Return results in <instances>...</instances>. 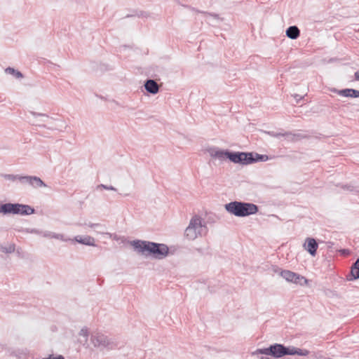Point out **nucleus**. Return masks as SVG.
I'll list each match as a JSON object with an SVG mask.
<instances>
[{
  "label": "nucleus",
  "mask_w": 359,
  "mask_h": 359,
  "mask_svg": "<svg viewBox=\"0 0 359 359\" xmlns=\"http://www.w3.org/2000/svg\"><path fill=\"white\" fill-rule=\"evenodd\" d=\"M43 359H65V358L62 355H58L57 356H53V355H50L48 358H43Z\"/></svg>",
  "instance_id": "nucleus-28"
},
{
  "label": "nucleus",
  "mask_w": 359,
  "mask_h": 359,
  "mask_svg": "<svg viewBox=\"0 0 359 359\" xmlns=\"http://www.w3.org/2000/svg\"><path fill=\"white\" fill-rule=\"evenodd\" d=\"M79 334L81 336H83L85 337H88V331L87 328H82L79 332Z\"/></svg>",
  "instance_id": "nucleus-26"
},
{
  "label": "nucleus",
  "mask_w": 359,
  "mask_h": 359,
  "mask_svg": "<svg viewBox=\"0 0 359 359\" xmlns=\"http://www.w3.org/2000/svg\"><path fill=\"white\" fill-rule=\"evenodd\" d=\"M271 355L276 358H282L285 355H298L306 356L309 354V351L301 349L294 346H285L281 344H273L267 348H258L252 353V355Z\"/></svg>",
  "instance_id": "nucleus-1"
},
{
  "label": "nucleus",
  "mask_w": 359,
  "mask_h": 359,
  "mask_svg": "<svg viewBox=\"0 0 359 359\" xmlns=\"http://www.w3.org/2000/svg\"><path fill=\"white\" fill-rule=\"evenodd\" d=\"M318 245L316 241L313 238H307L304 244V248L312 256H315Z\"/></svg>",
  "instance_id": "nucleus-11"
},
{
  "label": "nucleus",
  "mask_w": 359,
  "mask_h": 359,
  "mask_svg": "<svg viewBox=\"0 0 359 359\" xmlns=\"http://www.w3.org/2000/svg\"><path fill=\"white\" fill-rule=\"evenodd\" d=\"M15 356H18V354L15 353V352L13 353Z\"/></svg>",
  "instance_id": "nucleus-35"
},
{
  "label": "nucleus",
  "mask_w": 359,
  "mask_h": 359,
  "mask_svg": "<svg viewBox=\"0 0 359 359\" xmlns=\"http://www.w3.org/2000/svg\"><path fill=\"white\" fill-rule=\"evenodd\" d=\"M280 275L287 282L299 284L301 285H306L308 282L305 277L289 270H281Z\"/></svg>",
  "instance_id": "nucleus-7"
},
{
  "label": "nucleus",
  "mask_w": 359,
  "mask_h": 359,
  "mask_svg": "<svg viewBox=\"0 0 359 359\" xmlns=\"http://www.w3.org/2000/svg\"><path fill=\"white\" fill-rule=\"evenodd\" d=\"M145 90L151 94H156L159 91V86L157 82L153 79H148L144 83Z\"/></svg>",
  "instance_id": "nucleus-13"
},
{
  "label": "nucleus",
  "mask_w": 359,
  "mask_h": 359,
  "mask_svg": "<svg viewBox=\"0 0 359 359\" xmlns=\"http://www.w3.org/2000/svg\"><path fill=\"white\" fill-rule=\"evenodd\" d=\"M10 214L29 215L34 214V209L29 205L10 203Z\"/></svg>",
  "instance_id": "nucleus-8"
},
{
  "label": "nucleus",
  "mask_w": 359,
  "mask_h": 359,
  "mask_svg": "<svg viewBox=\"0 0 359 359\" xmlns=\"http://www.w3.org/2000/svg\"><path fill=\"white\" fill-rule=\"evenodd\" d=\"M298 96H299V95H295L294 97H295V98H297V97H298Z\"/></svg>",
  "instance_id": "nucleus-36"
},
{
  "label": "nucleus",
  "mask_w": 359,
  "mask_h": 359,
  "mask_svg": "<svg viewBox=\"0 0 359 359\" xmlns=\"http://www.w3.org/2000/svg\"><path fill=\"white\" fill-rule=\"evenodd\" d=\"M10 203L0 204V213L10 215Z\"/></svg>",
  "instance_id": "nucleus-21"
},
{
  "label": "nucleus",
  "mask_w": 359,
  "mask_h": 359,
  "mask_svg": "<svg viewBox=\"0 0 359 359\" xmlns=\"http://www.w3.org/2000/svg\"><path fill=\"white\" fill-rule=\"evenodd\" d=\"M243 156L241 157L242 158L240 164L242 165H249L257 161H266L269 160V156L266 155H261L258 154L253 153H248V152H241Z\"/></svg>",
  "instance_id": "nucleus-9"
},
{
  "label": "nucleus",
  "mask_w": 359,
  "mask_h": 359,
  "mask_svg": "<svg viewBox=\"0 0 359 359\" xmlns=\"http://www.w3.org/2000/svg\"><path fill=\"white\" fill-rule=\"evenodd\" d=\"M48 129H50V130H54L55 129V128H48Z\"/></svg>",
  "instance_id": "nucleus-33"
},
{
  "label": "nucleus",
  "mask_w": 359,
  "mask_h": 359,
  "mask_svg": "<svg viewBox=\"0 0 359 359\" xmlns=\"http://www.w3.org/2000/svg\"><path fill=\"white\" fill-rule=\"evenodd\" d=\"M208 231L206 224L203 222L202 218L198 215H194L191 217L188 226L185 229V237L194 241L198 236L205 235Z\"/></svg>",
  "instance_id": "nucleus-4"
},
{
  "label": "nucleus",
  "mask_w": 359,
  "mask_h": 359,
  "mask_svg": "<svg viewBox=\"0 0 359 359\" xmlns=\"http://www.w3.org/2000/svg\"><path fill=\"white\" fill-rule=\"evenodd\" d=\"M300 35V31L297 26H290L286 29V36L291 39H296Z\"/></svg>",
  "instance_id": "nucleus-16"
},
{
  "label": "nucleus",
  "mask_w": 359,
  "mask_h": 359,
  "mask_svg": "<svg viewBox=\"0 0 359 359\" xmlns=\"http://www.w3.org/2000/svg\"><path fill=\"white\" fill-rule=\"evenodd\" d=\"M69 241H75L79 243L88 245V246H95V242L94 238L90 236H76L73 239H71Z\"/></svg>",
  "instance_id": "nucleus-12"
},
{
  "label": "nucleus",
  "mask_w": 359,
  "mask_h": 359,
  "mask_svg": "<svg viewBox=\"0 0 359 359\" xmlns=\"http://www.w3.org/2000/svg\"><path fill=\"white\" fill-rule=\"evenodd\" d=\"M23 354H24V355H26V354H27V351H25L23 352Z\"/></svg>",
  "instance_id": "nucleus-34"
},
{
  "label": "nucleus",
  "mask_w": 359,
  "mask_h": 359,
  "mask_svg": "<svg viewBox=\"0 0 359 359\" xmlns=\"http://www.w3.org/2000/svg\"><path fill=\"white\" fill-rule=\"evenodd\" d=\"M2 177L7 180H10V181H15V180H19L20 182V179L21 177H23V176H21V175H11V174H4L2 175Z\"/></svg>",
  "instance_id": "nucleus-20"
},
{
  "label": "nucleus",
  "mask_w": 359,
  "mask_h": 359,
  "mask_svg": "<svg viewBox=\"0 0 359 359\" xmlns=\"http://www.w3.org/2000/svg\"><path fill=\"white\" fill-rule=\"evenodd\" d=\"M355 77L356 80H359V71L355 73Z\"/></svg>",
  "instance_id": "nucleus-31"
},
{
  "label": "nucleus",
  "mask_w": 359,
  "mask_h": 359,
  "mask_svg": "<svg viewBox=\"0 0 359 359\" xmlns=\"http://www.w3.org/2000/svg\"><path fill=\"white\" fill-rule=\"evenodd\" d=\"M97 189H106V190H111V191H116V189L115 187H114L113 186H107V185H105V184H99L97 187Z\"/></svg>",
  "instance_id": "nucleus-24"
},
{
  "label": "nucleus",
  "mask_w": 359,
  "mask_h": 359,
  "mask_svg": "<svg viewBox=\"0 0 359 359\" xmlns=\"http://www.w3.org/2000/svg\"><path fill=\"white\" fill-rule=\"evenodd\" d=\"M0 251L5 252V253H11L15 251V245H10L8 247H0Z\"/></svg>",
  "instance_id": "nucleus-23"
},
{
  "label": "nucleus",
  "mask_w": 359,
  "mask_h": 359,
  "mask_svg": "<svg viewBox=\"0 0 359 359\" xmlns=\"http://www.w3.org/2000/svg\"><path fill=\"white\" fill-rule=\"evenodd\" d=\"M33 124L34 125H36V126H38L39 127H41V128H46V126L45 125H43V124H38L36 121H34L33 122Z\"/></svg>",
  "instance_id": "nucleus-30"
},
{
  "label": "nucleus",
  "mask_w": 359,
  "mask_h": 359,
  "mask_svg": "<svg viewBox=\"0 0 359 359\" xmlns=\"http://www.w3.org/2000/svg\"><path fill=\"white\" fill-rule=\"evenodd\" d=\"M351 275L352 276L349 280H356L359 278V259L353 263L351 269Z\"/></svg>",
  "instance_id": "nucleus-18"
},
{
  "label": "nucleus",
  "mask_w": 359,
  "mask_h": 359,
  "mask_svg": "<svg viewBox=\"0 0 359 359\" xmlns=\"http://www.w3.org/2000/svg\"><path fill=\"white\" fill-rule=\"evenodd\" d=\"M350 97H359V90L349 88Z\"/></svg>",
  "instance_id": "nucleus-25"
},
{
  "label": "nucleus",
  "mask_w": 359,
  "mask_h": 359,
  "mask_svg": "<svg viewBox=\"0 0 359 359\" xmlns=\"http://www.w3.org/2000/svg\"><path fill=\"white\" fill-rule=\"evenodd\" d=\"M224 207L228 212L241 217L255 215L259 210L257 205L241 201H232L226 203Z\"/></svg>",
  "instance_id": "nucleus-3"
},
{
  "label": "nucleus",
  "mask_w": 359,
  "mask_h": 359,
  "mask_svg": "<svg viewBox=\"0 0 359 359\" xmlns=\"http://www.w3.org/2000/svg\"><path fill=\"white\" fill-rule=\"evenodd\" d=\"M5 72L8 74H11L13 76H14L15 78L17 79H20V78H22V74L18 71V70H15V69L12 68V67H8L5 69Z\"/></svg>",
  "instance_id": "nucleus-19"
},
{
  "label": "nucleus",
  "mask_w": 359,
  "mask_h": 359,
  "mask_svg": "<svg viewBox=\"0 0 359 359\" xmlns=\"http://www.w3.org/2000/svg\"><path fill=\"white\" fill-rule=\"evenodd\" d=\"M90 341L93 345L101 349L111 350L116 348L118 345L115 338L109 337L101 332H93L90 336Z\"/></svg>",
  "instance_id": "nucleus-6"
},
{
  "label": "nucleus",
  "mask_w": 359,
  "mask_h": 359,
  "mask_svg": "<svg viewBox=\"0 0 359 359\" xmlns=\"http://www.w3.org/2000/svg\"><path fill=\"white\" fill-rule=\"evenodd\" d=\"M268 134L270 136L273 137H284L285 138V140H287L288 141H294L297 137L296 135H294L291 133H276L274 131H270V132H268Z\"/></svg>",
  "instance_id": "nucleus-15"
},
{
  "label": "nucleus",
  "mask_w": 359,
  "mask_h": 359,
  "mask_svg": "<svg viewBox=\"0 0 359 359\" xmlns=\"http://www.w3.org/2000/svg\"><path fill=\"white\" fill-rule=\"evenodd\" d=\"M88 226H89L91 229H96V232L101 234H107L110 235L109 233H106L104 230L106 229V226L103 224H99V223H92L89 222L88 224H86Z\"/></svg>",
  "instance_id": "nucleus-17"
},
{
  "label": "nucleus",
  "mask_w": 359,
  "mask_h": 359,
  "mask_svg": "<svg viewBox=\"0 0 359 359\" xmlns=\"http://www.w3.org/2000/svg\"><path fill=\"white\" fill-rule=\"evenodd\" d=\"M332 91L337 93V94H339L341 96L350 97L351 94L349 93V88H346V89H343V90L334 89Z\"/></svg>",
  "instance_id": "nucleus-22"
},
{
  "label": "nucleus",
  "mask_w": 359,
  "mask_h": 359,
  "mask_svg": "<svg viewBox=\"0 0 359 359\" xmlns=\"http://www.w3.org/2000/svg\"><path fill=\"white\" fill-rule=\"evenodd\" d=\"M259 359H270V358L269 357H267V356H261L259 358Z\"/></svg>",
  "instance_id": "nucleus-32"
},
{
  "label": "nucleus",
  "mask_w": 359,
  "mask_h": 359,
  "mask_svg": "<svg viewBox=\"0 0 359 359\" xmlns=\"http://www.w3.org/2000/svg\"><path fill=\"white\" fill-rule=\"evenodd\" d=\"M207 152L212 158L217 159L220 161L229 159L234 163L240 164V162L242 161L241 157L243 154H241L240 151L233 152L228 149H221L217 147H210L207 149Z\"/></svg>",
  "instance_id": "nucleus-5"
},
{
  "label": "nucleus",
  "mask_w": 359,
  "mask_h": 359,
  "mask_svg": "<svg viewBox=\"0 0 359 359\" xmlns=\"http://www.w3.org/2000/svg\"><path fill=\"white\" fill-rule=\"evenodd\" d=\"M130 245L139 253L151 255L154 258L162 259L168 254V247L165 244L156 243L150 241L136 240L130 242Z\"/></svg>",
  "instance_id": "nucleus-2"
},
{
  "label": "nucleus",
  "mask_w": 359,
  "mask_h": 359,
  "mask_svg": "<svg viewBox=\"0 0 359 359\" xmlns=\"http://www.w3.org/2000/svg\"><path fill=\"white\" fill-rule=\"evenodd\" d=\"M30 233H36V234H39V235H41V232L42 231H40L37 229H32L30 231Z\"/></svg>",
  "instance_id": "nucleus-29"
},
{
  "label": "nucleus",
  "mask_w": 359,
  "mask_h": 359,
  "mask_svg": "<svg viewBox=\"0 0 359 359\" xmlns=\"http://www.w3.org/2000/svg\"><path fill=\"white\" fill-rule=\"evenodd\" d=\"M20 182L22 184H27L32 187L33 188L46 187L47 185L43 181L36 176H23L21 177Z\"/></svg>",
  "instance_id": "nucleus-10"
},
{
  "label": "nucleus",
  "mask_w": 359,
  "mask_h": 359,
  "mask_svg": "<svg viewBox=\"0 0 359 359\" xmlns=\"http://www.w3.org/2000/svg\"><path fill=\"white\" fill-rule=\"evenodd\" d=\"M31 114L34 116V117H38V116H44V117H47L48 118L49 116L45 114H41V113H36V112H34V111H31L30 112Z\"/></svg>",
  "instance_id": "nucleus-27"
},
{
  "label": "nucleus",
  "mask_w": 359,
  "mask_h": 359,
  "mask_svg": "<svg viewBox=\"0 0 359 359\" xmlns=\"http://www.w3.org/2000/svg\"><path fill=\"white\" fill-rule=\"evenodd\" d=\"M41 236L44 238H55V239H57V240L65 241V242L70 240V238H66L64 234L56 233L55 232H52V231H42Z\"/></svg>",
  "instance_id": "nucleus-14"
}]
</instances>
